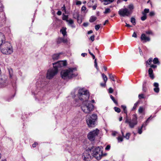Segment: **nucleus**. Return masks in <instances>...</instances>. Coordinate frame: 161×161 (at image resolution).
<instances>
[{"label": "nucleus", "instance_id": "nucleus-1", "mask_svg": "<svg viewBox=\"0 0 161 161\" xmlns=\"http://www.w3.org/2000/svg\"><path fill=\"white\" fill-rule=\"evenodd\" d=\"M76 67H70L62 70L61 75L62 79L66 80L72 79L78 75Z\"/></svg>", "mask_w": 161, "mask_h": 161}, {"label": "nucleus", "instance_id": "nucleus-2", "mask_svg": "<svg viewBox=\"0 0 161 161\" xmlns=\"http://www.w3.org/2000/svg\"><path fill=\"white\" fill-rule=\"evenodd\" d=\"M78 96L79 99L75 100V106L80 105L79 100L83 102L88 101L89 97V93L88 91L84 88H80L78 91Z\"/></svg>", "mask_w": 161, "mask_h": 161}, {"label": "nucleus", "instance_id": "nucleus-3", "mask_svg": "<svg viewBox=\"0 0 161 161\" xmlns=\"http://www.w3.org/2000/svg\"><path fill=\"white\" fill-rule=\"evenodd\" d=\"M90 150H92V152L91 153L92 156L97 160H100L103 157L107 154L106 153H103V151L99 147H94Z\"/></svg>", "mask_w": 161, "mask_h": 161}, {"label": "nucleus", "instance_id": "nucleus-4", "mask_svg": "<svg viewBox=\"0 0 161 161\" xmlns=\"http://www.w3.org/2000/svg\"><path fill=\"white\" fill-rule=\"evenodd\" d=\"M81 109L86 114H90L94 109V105L89 101L83 102L81 105Z\"/></svg>", "mask_w": 161, "mask_h": 161}, {"label": "nucleus", "instance_id": "nucleus-5", "mask_svg": "<svg viewBox=\"0 0 161 161\" xmlns=\"http://www.w3.org/2000/svg\"><path fill=\"white\" fill-rule=\"evenodd\" d=\"M0 48L1 52L4 54H10L13 52V49L11 44L8 42L1 46Z\"/></svg>", "mask_w": 161, "mask_h": 161}, {"label": "nucleus", "instance_id": "nucleus-6", "mask_svg": "<svg viewBox=\"0 0 161 161\" xmlns=\"http://www.w3.org/2000/svg\"><path fill=\"white\" fill-rule=\"evenodd\" d=\"M97 116L96 114L87 115L86 116V123L89 127H94L96 124V122L97 121Z\"/></svg>", "mask_w": 161, "mask_h": 161}, {"label": "nucleus", "instance_id": "nucleus-7", "mask_svg": "<svg viewBox=\"0 0 161 161\" xmlns=\"http://www.w3.org/2000/svg\"><path fill=\"white\" fill-rule=\"evenodd\" d=\"M125 122L128 125L130 128H134L135 126L137 124L138 122L136 115V114H133L132 119H129L127 117L126 118Z\"/></svg>", "mask_w": 161, "mask_h": 161}, {"label": "nucleus", "instance_id": "nucleus-8", "mask_svg": "<svg viewBox=\"0 0 161 161\" xmlns=\"http://www.w3.org/2000/svg\"><path fill=\"white\" fill-rule=\"evenodd\" d=\"M132 11H129V9L125 8H121L119 10L118 14L121 17H125L129 16L131 15Z\"/></svg>", "mask_w": 161, "mask_h": 161}, {"label": "nucleus", "instance_id": "nucleus-9", "mask_svg": "<svg viewBox=\"0 0 161 161\" xmlns=\"http://www.w3.org/2000/svg\"><path fill=\"white\" fill-rule=\"evenodd\" d=\"M99 131L98 129H96L95 130L90 132L88 134V138L91 141H94L95 137L98 134Z\"/></svg>", "mask_w": 161, "mask_h": 161}, {"label": "nucleus", "instance_id": "nucleus-10", "mask_svg": "<svg viewBox=\"0 0 161 161\" xmlns=\"http://www.w3.org/2000/svg\"><path fill=\"white\" fill-rule=\"evenodd\" d=\"M57 69H50L48 70L46 75V78L48 79H51L57 73Z\"/></svg>", "mask_w": 161, "mask_h": 161}, {"label": "nucleus", "instance_id": "nucleus-11", "mask_svg": "<svg viewBox=\"0 0 161 161\" xmlns=\"http://www.w3.org/2000/svg\"><path fill=\"white\" fill-rule=\"evenodd\" d=\"M92 152V150L89 149L85 151L82 156L83 160L85 161H90L92 158V155H90V153Z\"/></svg>", "mask_w": 161, "mask_h": 161}, {"label": "nucleus", "instance_id": "nucleus-12", "mask_svg": "<svg viewBox=\"0 0 161 161\" xmlns=\"http://www.w3.org/2000/svg\"><path fill=\"white\" fill-rule=\"evenodd\" d=\"M53 69H57V72L59 68L66 66L67 65L66 62L65 61H60L55 63H53Z\"/></svg>", "mask_w": 161, "mask_h": 161}, {"label": "nucleus", "instance_id": "nucleus-13", "mask_svg": "<svg viewBox=\"0 0 161 161\" xmlns=\"http://www.w3.org/2000/svg\"><path fill=\"white\" fill-rule=\"evenodd\" d=\"M8 82L7 77L3 76L0 77V88L6 86L8 85Z\"/></svg>", "mask_w": 161, "mask_h": 161}, {"label": "nucleus", "instance_id": "nucleus-14", "mask_svg": "<svg viewBox=\"0 0 161 161\" xmlns=\"http://www.w3.org/2000/svg\"><path fill=\"white\" fill-rule=\"evenodd\" d=\"M45 78L44 77H42L41 79H40L37 82V84L38 85V86L40 87H43L45 85L47 84V82L45 81Z\"/></svg>", "mask_w": 161, "mask_h": 161}, {"label": "nucleus", "instance_id": "nucleus-15", "mask_svg": "<svg viewBox=\"0 0 161 161\" xmlns=\"http://www.w3.org/2000/svg\"><path fill=\"white\" fill-rule=\"evenodd\" d=\"M5 36L3 34L0 32V46H1L7 42H6Z\"/></svg>", "mask_w": 161, "mask_h": 161}, {"label": "nucleus", "instance_id": "nucleus-16", "mask_svg": "<svg viewBox=\"0 0 161 161\" xmlns=\"http://www.w3.org/2000/svg\"><path fill=\"white\" fill-rule=\"evenodd\" d=\"M149 11V9L145 8L142 13V20H145L147 18V14L148 13Z\"/></svg>", "mask_w": 161, "mask_h": 161}, {"label": "nucleus", "instance_id": "nucleus-17", "mask_svg": "<svg viewBox=\"0 0 161 161\" xmlns=\"http://www.w3.org/2000/svg\"><path fill=\"white\" fill-rule=\"evenodd\" d=\"M150 40V38L149 37L146 36L145 34H142V41L143 40L144 42H149Z\"/></svg>", "mask_w": 161, "mask_h": 161}, {"label": "nucleus", "instance_id": "nucleus-18", "mask_svg": "<svg viewBox=\"0 0 161 161\" xmlns=\"http://www.w3.org/2000/svg\"><path fill=\"white\" fill-rule=\"evenodd\" d=\"M74 15V18L77 19L78 23L79 24H81L82 21V19L81 17L79 16V14L76 13Z\"/></svg>", "mask_w": 161, "mask_h": 161}, {"label": "nucleus", "instance_id": "nucleus-19", "mask_svg": "<svg viewBox=\"0 0 161 161\" xmlns=\"http://www.w3.org/2000/svg\"><path fill=\"white\" fill-rule=\"evenodd\" d=\"M67 42V40L64 39V37H59L57 40V43L60 44L62 42L65 43Z\"/></svg>", "mask_w": 161, "mask_h": 161}, {"label": "nucleus", "instance_id": "nucleus-20", "mask_svg": "<svg viewBox=\"0 0 161 161\" xmlns=\"http://www.w3.org/2000/svg\"><path fill=\"white\" fill-rule=\"evenodd\" d=\"M153 86L155 87L154 88V92L156 93H158L159 91L158 84L157 82H155L153 84Z\"/></svg>", "mask_w": 161, "mask_h": 161}, {"label": "nucleus", "instance_id": "nucleus-21", "mask_svg": "<svg viewBox=\"0 0 161 161\" xmlns=\"http://www.w3.org/2000/svg\"><path fill=\"white\" fill-rule=\"evenodd\" d=\"M148 74L150 77L152 79H153L154 78V75L153 73V70L151 68H150L148 70Z\"/></svg>", "mask_w": 161, "mask_h": 161}, {"label": "nucleus", "instance_id": "nucleus-22", "mask_svg": "<svg viewBox=\"0 0 161 161\" xmlns=\"http://www.w3.org/2000/svg\"><path fill=\"white\" fill-rule=\"evenodd\" d=\"M66 28L65 27H63L60 30V32L63 34L64 36L67 35V32L66 31Z\"/></svg>", "mask_w": 161, "mask_h": 161}, {"label": "nucleus", "instance_id": "nucleus-23", "mask_svg": "<svg viewBox=\"0 0 161 161\" xmlns=\"http://www.w3.org/2000/svg\"><path fill=\"white\" fill-rule=\"evenodd\" d=\"M153 117H152V116H151L150 117L148 118L147 120L142 125V130L143 128L145 127L147 124L149 122L148 121L149 119H150L151 118L152 119Z\"/></svg>", "mask_w": 161, "mask_h": 161}, {"label": "nucleus", "instance_id": "nucleus-24", "mask_svg": "<svg viewBox=\"0 0 161 161\" xmlns=\"http://www.w3.org/2000/svg\"><path fill=\"white\" fill-rule=\"evenodd\" d=\"M68 23V24L72 28H74L75 26L74 25H73L72 24L74 23V21L72 19H69L67 20L66 21Z\"/></svg>", "mask_w": 161, "mask_h": 161}, {"label": "nucleus", "instance_id": "nucleus-25", "mask_svg": "<svg viewBox=\"0 0 161 161\" xmlns=\"http://www.w3.org/2000/svg\"><path fill=\"white\" fill-rule=\"evenodd\" d=\"M60 54H54L52 56L53 59V60H56L58 59L59 57Z\"/></svg>", "mask_w": 161, "mask_h": 161}, {"label": "nucleus", "instance_id": "nucleus-26", "mask_svg": "<svg viewBox=\"0 0 161 161\" xmlns=\"http://www.w3.org/2000/svg\"><path fill=\"white\" fill-rule=\"evenodd\" d=\"M140 100H138L137 102H136L134 105V106L133 107L132 110L134 111V110L136 108V107L138 106L139 104H140Z\"/></svg>", "mask_w": 161, "mask_h": 161}, {"label": "nucleus", "instance_id": "nucleus-27", "mask_svg": "<svg viewBox=\"0 0 161 161\" xmlns=\"http://www.w3.org/2000/svg\"><path fill=\"white\" fill-rule=\"evenodd\" d=\"M97 19V17L95 16H92L90 17L89 21L90 22H93Z\"/></svg>", "mask_w": 161, "mask_h": 161}, {"label": "nucleus", "instance_id": "nucleus-28", "mask_svg": "<svg viewBox=\"0 0 161 161\" xmlns=\"http://www.w3.org/2000/svg\"><path fill=\"white\" fill-rule=\"evenodd\" d=\"M153 62L154 64H160V62L158 60V58H155L153 59Z\"/></svg>", "mask_w": 161, "mask_h": 161}, {"label": "nucleus", "instance_id": "nucleus-29", "mask_svg": "<svg viewBox=\"0 0 161 161\" xmlns=\"http://www.w3.org/2000/svg\"><path fill=\"white\" fill-rule=\"evenodd\" d=\"M8 72L10 75V77L11 78L13 76V71L12 69H8Z\"/></svg>", "mask_w": 161, "mask_h": 161}, {"label": "nucleus", "instance_id": "nucleus-30", "mask_svg": "<svg viewBox=\"0 0 161 161\" xmlns=\"http://www.w3.org/2000/svg\"><path fill=\"white\" fill-rule=\"evenodd\" d=\"M102 77L104 80V82H106L108 80V78L107 76L104 74H102Z\"/></svg>", "mask_w": 161, "mask_h": 161}, {"label": "nucleus", "instance_id": "nucleus-31", "mask_svg": "<svg viewBox=\"0 0 161 161\" xmlns=\"http://www.w3.org/2000/svg\"><path fill=\"white\" fill-rule=\"evenodd\" d=\"M128 8H129V11H132V10L134 8L133 5L132 4H129L128 7Z\"/></svg>", "mask_w": 161, "mask_h": 161}, {"label": "nucleus", "instance_id": "nucleus-32", "mask_svg": "<svg viewBox=\"0 0 161 161\" xmlns=\"http://www.w3.org/2000/svg\"><path fill=\"white\" fill-rule=\"evenodd\" d=\"M121 108H123V110L124 112L126 114L127 113V110L126 109V106L125 105H121Z\"/></svg>", "mask_w": 161, "mask_h": 161}, {"label": "nucleus", "instance_id": "nucleus-33", "mask_svg": "<svg viewBox=\"0 0 161 161\" xmlns=\"http://www.w3.org/2000/svg\"><path fill=\"white\" fill-rule=\"evenodd\" d=\"M108 75L109 78L113 81H115L114 79V75H113L111 74H109Z\"/></svg>", "mask_w": 161, "mask_h": 161}, {"label": "nucleus", "instance_id": "nucleus-34", "mask_svg": "<svg viewBox=\"0 0 161 161\" xmlns=\"http://www.w3.org/2000/svg\"><path fill=\"white\" fill-rule=\"evenodd\" d=\"M68 15H65L63 14L62 19L63 20H66V21H67V20H68Z\"/></svg>", "mask_w": 161, "mask_h": 161}, {"label": "nucleus", "instance_id": "nucleus-35", "mask_svg": "<svg viewBox=\"0 0 161 161\" xmlns=\"http://www.w3.org/2000/svg\"><path fill=\"white\" fill-rule=\"evenodd\" d=\"M110 97L111 99L112 100V101L115 103L116 104H118L117 101L114 99V97L112 95H110Z\"/></svg>", "mask_w": 161, "mask_h": 161}, {"label": "nucleus", "instance_id": "nucleus-36", "mask_svg": "<svg viewBox=\"0 0 161 161\" xmlns=\"http://www.w3.org/2000/svg\"><path fill=\"white\" fill-rule=\"evenodd\" d=\"M135 20V19L134 18L132 17L131 18L130 21L134 25H135L136 24Z\"/></svg>", "mask_w": 161, "mask_h": 161}, {"label": "nucleus", "instance_id": "nucleus-37", "mask_svg": "<svg viewBox=\"0 0 161 161\" xmlns=\"http://www.w3.org/2000/svg\"><path fill=\"white\" fill-rule=\"evenodd\" d=\"M111 10L110 8H107L105 9V11L104 12V13L105 14H106L108 13H109L110 12Z\"/></svg>", "mask_w": 161, "mask_h": 161}, {"label": "nucleus", "instance_id": "nucleus-38", "mask_svg": "<svg viewBox=\"0 0 161 161\" xmlns=\"http://www.w3.org/2000/svg\"><path fill=\"white\" fill-rule=\"evenodd\" d=\"M14 95H13L11 96V97H9L8 98L6 99V101H8V102H10V101L14 97Z\"/></svg>", "mask_w": 161, "mask_h": 161}, {"label": "nucleus", "instance_id": "nucleus-39", "mask_svg": "<svg viewBox=\"0 0 161 161\" xmlns=\"http://www.w3.org/2000/svg\"><path fill=\"white\" fill-rule=\"evenodd\" d=\"M114 109L115 111L118 113H119L120 112V109L118 107H114Z\"/></svg>", "mask_w": 161, "mask_h": 161}, {"label": "nucleus", "instance_id": "nucleus-40", "mask_svg": "<svg viewBox=\"0 0 161 161\" xmlns=\"http://www.w3.org/2000/svg\"><path fill=\"white\" fill-rule=\"evenodd\" d=\"M130 135V133H126L125 136H124V137L126 139L128 140L129 139Z\"/></svg>", "mask_w": 161, "mask_h": 161}, {"label": "nucleus", "instance_id": "nucleus-41", "mask_svg": "<svg viewBox=\"0 0 161 161\" xmlns=\"http://www.w3.org/2000/svg\"><path fill=\"white\" fill-rule=\"evenodd\" d=\"M145 83H146L145 82L143 84V91L145 92H146L147 89L146 87L145 86Z\"/></svg>", "mask_w": 161, "mask_h": 161}, {"label": "nucleus", "instance_id": "nucleus-42", "mask_svg": "<svg viewBox=\"0 0 161 161\" xmlns=\"http://www.w3.org/2000/svg\"><path fill=\"white\" fill-rule=\"evenodd\" d=\"M153 60V58H150L147 61V64H151Z\"/></svg>", "mask_w": 161, "mask_h": 161}, {"label": "nucleus", "instance_id": "nucleus-43", "mask_svg": "<svg viewBox=\"0 0 161 161\" xmlns=\"http://www.w3.org/2000/svg\"><path fill=\"white\" fill-rule=\"evenodd\" d=\"M94 66L98 70V68L97 66V59H95L94 61Z\"/></svg>", "mask_w": 161, "mask_h": 161}, {"label": "nucleus", "instance_id": "nucleus-44", "mask_svg": "<svg viewBox=\"0 0 161 161\" xmlns=\"http://www.w3.org/2000/svg\"><path fill=\"white\" fill-rule=\"evenodd\" d=\"M117 139L119 142H122L123 141V138L120 136L118 137Z\"/></svg>", "mask_w": 161, "mask_h": 161}, {"label": "nucleus", "instance_id": "nucleus-45", "mask_svg": "<svg viewBox=\"0 0 161 161\" xmlns=\"http://www.w3.org/2000/svg\"><path fill=\"white\" fill-rule=\"evenodd\" d=\"M100 27V25H95V28L96 31H98L99 30V29Z\"/></svg>", "mask_w": 161, "mask_h": 161}, {"label": "nucleus", "instance_id": "nucleus-46", "mask_svg": "<svg viewBox=\"0 0 161 161\" xmlns=\"http://www.w3.org/2000/svg\"><path fill=\"white\" fill-rule=\"evenodd\" d=\"M3 7L2 4L0 3V12H2L3 10Z\"/></svg>", "mask_w": 161, "mask_h": 161}, {"label": "nucleus", "instance_id": "nucleus-47", "mask_svg": "<svg viewBox=\"0 0 161 161\" xmlns=\"http://www.w3.org/2000/svg\"><path fill=\"white\" fill-rule=\"evenodd\" d=\"M155 15V13L153 11L151 12L149 14V15L150 16H153Z\"/></svg>", "mask_w": 161, "mask_h": 161}, {"label": "nucleus", "instance_id": "nucleus-48", "mask_svg": "<svg viewBox=\"0 0 161 161\" xmlns=\"http://www.w3.org/2000/svg\"><path fill=\"white\" fill-rule=\"evenodd\" d=\"M113 92V89L111 88L110 87L108 89V92L110 93H112Z\"/></svg>", "mask_w": 161, "mask_h": 161}, {"label": "nucleus", "instance_id": "nucleus-49", "mask_svg": "<svg viewBox=\"0 0 161 161\" xmlns=\"http://www.w3.org/2000/svg\"><path fill=\"white\" fill-rule=\"evenodd\" d=\"M110 146L109 145H108L105 148V149L107 150H109L110 149Z\"/></svg>", "mask_w": 161, "mask_h": 161}, {"label": "nucleus", "instance_id": "nucleus-50", "mask_svg": "<svg viewBox=\"0 0 161 161\" xmlns=\"http://www.w3.org/2000/svg\"><path fill=\"white\" fill-rule=\"evenodd\" d=\"M128 0H118L117 2V4H119V3H121L123 1H125V2H126Z\"/></svg>", "mask_w": 161, "mask_h": 161}, {"label": "nucleus", "instance_id": "nucleus-51", "mask_svg": "<svg viewBox=\"0 0 161 161\" xmlns=\"http://www.w3.org/2000/svg\"><path fill=\"white\" fill-rule=\"evenodd\" d=\"M150 67H151L150 68L152 69V68H153V69H155V68H156V67H157V66L156 65L152 64L150 66Z\"/></svg>", "mask_w": 161, "mask_h": 161}, {"label": "nucleus", "instance_id": "nucleus-52", "mask_svg": "<svg viewBox=\"0 0 161 161\" xmlns=\"http://www.w3.org/2000/svg\"><path fill=\"white\" fill-rule=\"evenodd\" d=\"M132 36L133 37H135V38H137V35L136 34L135 32H134L133 33V35H132Z\"/></svg>", "mask_w": 161, "mask_h": 161}, {"label": "nucleus", "instance_id": "nucleus-53", "mask_svg": "<svg viewBox=\"0 0 161 161\" xmlns=\"http://www.w3.org/2000/svg\"><path fill=\"white\" fill-rule=\"evenodd\" d=\"M86 7L84 6H83L81 8V10L82 11H85L86 10Z\"/></svg>", "mask_w": 161, "mask_h": 161}, {"label": "nucleus", "instance_id": "nucleus-54", "mask_svg": "<svg viewBox=\"0 0 161 161\" xmlns=\"http://www.w3.org/2000/svg\"><path fill=\"white\" fill-rule=\"evenodd\" d=\"M94 36L93 35L90 37V39L92 41H94Z\"/></svg>", "mask_w": 161, "mask_h": 161}, {"label": "nucleus", "instance_id": "nucleus-55", "mask_svg": "<svg viewBox=\"0 0 161 161\" xmlns=\"http://www.w3.org/2000/svg\"><path fill=\"white\" fill-rule=\"evenodd\" d=\"M103 1H104V5H107L108 4L110 3L106 1V0H103Z\"/></svg>", "mask_w": 161, "mask_h": 161}, {"label": "nucleus", "instance_id": "nucleus-56", "mask_svg": "<svg viewBox=\"0 0 161 161\" xmlns=\"http://www.w3.org/2000/svg\"><path fill=\"white\" fill-rule=\"evenodd\" d=\"M138 49H139V50H137V51H136V52L137 53H139L140 54H141V49L140 48V47H138ZM137 50H138L137 49Z\"/></svg>", "mask_w": 161, "mask_h": 161}, {"label": "nucleus", "instance_id": "nucleus-57", "mask_svg": "<svg viewBox=\"0 0 161 161\" xmlns=\"http://www.w3.org/2000/svg\"><path fill=\"white\" fill-rule=\"evenodd\" d=\"M89 25L88 22H85L83 24V25L85 27Z\"/></svg>", "mask_w": 161, "mask_h": 161}, {"label": "nucleus", "instance_id": "nucleus-58", "mask_svg": "<svg viewBox=\"0 0 161 161\" xmlns=\"http://www.w3.org/2000/svg\"><path fill=\"white\" fill-rule=\"evenodd\" d=\"M61 9L63 11H64L65 12H66V9L64 5L62 7Z\"/></svg>", "mask_w": 161, "mask_h": 161}, {"label": "nucleus", "instance_id": "nucleus-59", "mask_svg": "<svg viewBox=\"0 0 161 161\" xmlns=\"http://www.w3.org/2000/svg\"><path fill=\"white\" fill-rule=\"evenodd\" d=\"M146 33L148 34H153V33L152 31H148L146 32Z\"/></svg>", "mask_w": 161, "mask_h": 161}, {"label": "nucleus", "instance_id": "nucleus-60", "mask_svg": "<svg viewBox=\"0 0 161 161\" xmlns=\"http://www.w3.org/2000/svg\"><path fill=\"white\" fill-rule=\"evenodd\" d=\"M38 144V143L36 142H35L34 144H33L32 145V146L33 147H36V146Z\"/></svg>", "mask_w": 161, "mask_h": 161}, {"label": "nucleus", "instance_id": "nucleus-61", "mask_svg": "<svg viewBox=\"0 0 161 161\" xmlns=\"http://www.w3.org/2000/svg\"><path fill=\"white\" fill-rule=\"evenodd\" d=\"M117 133V132H116V131H113L112 133V135L114 136H116V135Z\"/></svg>", "mask_w": 161, "mask_h": 161}, {"label": "nucleus", "instance_id": "nucleus-62", "mask_svg": "<svg viewBox=\"0 0 161 161\" xmlns=\"http://www.w3.org/2000/svg\"><path fill=\"white\" fill-rule=\"evenodd\" d=\"M81 4V2L80 1H78L76 2V4L77 5H80Z\"/></svg>", "mask_w": 161, "mask_h": 161}, {"label": "nucleus", "instance_id": "nucleus-63", "mask_svg": "<svg viewBox=\"0 0 161 161\" xmlns=\"http://www.w3.org/2000/svg\"><path fill=\"white\" fill-rule=\"evenodd\" d=\"M62 14V12L60 11H58L57 13V14L59 15H60Z\"/></svg>", "mask_w": 161, "mask_h": 161}, {"label": "nucleus", "instance_id": "nucleus-64", "mask_svg": "<svg viewBox=\"0 0 161 161\" xmlns=\"http://www.w3.org/2000/svg\"><path fill=\"white\" fill-rule=\"evenodd\" d=\"M106 83L105 82L103 83H101V85L102 86L104 87L106 86Z\"/></svg>", "mask_w": 161, "mask_h": 161}]
</instances>
